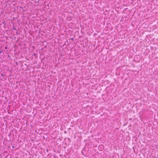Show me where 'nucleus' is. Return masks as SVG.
Returning <instances> with one entry per match:
<instances>
[{
  "label": "nucleus",
  "instance_id": "7ed1b4c3",
  "mask_svg": "<svg viewBox=\"0 0 158 158\" xmlns=\"http://www.w3.org/2000/svg\"><path fill=\"white\" fill-rule=\"evenodd\" d=\"M8 57H10V56L9 55H8Z\"/></svg>",
  "mask_w": 158,
  "mask_h": 158
},
{
  "label": "nucleus",
  "instance_id": "20e7f679",
  "mask_svg": "<svg viewBox=\"0 0 158 158\" xmlns=\"http://www.w3.org/2000/svg\"><path fill=\"white\" fill-rule=\"evenodd\" d=\"M101 146L103 148V146Z\"/></svg>",
  "mask_w": 158,
  "mask_h": 158
},
{
  "label": "nucleus",
  "instance_id": "f03ea898",
  "mask_svg": "<svg viewBox=\"0 0 158 158\" xmlns=\"http://www.w3.org/2000/svg\"><path fill=\"white\" fill-rule=\"evenodd\" d=\"M7 47H5V49H7Z\"/></svg>",
  "mask_w": 158,
  "mask_h": 158
},
{
  "label": "nucleus",
  "instance_id": "f257e3e1",
  "mask_svg": "<svg viewBox=\"0 0 158 158\" xmlns=\"http://www.w3.org/2000/svg\"><path fill=\"white\" fill-rule=\"evenodd\" d=\"M3 52V51L2 50H1L0 51V53H2V52Z\"/></svg>",
  "mask_w": 158,
  "mask_h": 158
}]
</instances>
